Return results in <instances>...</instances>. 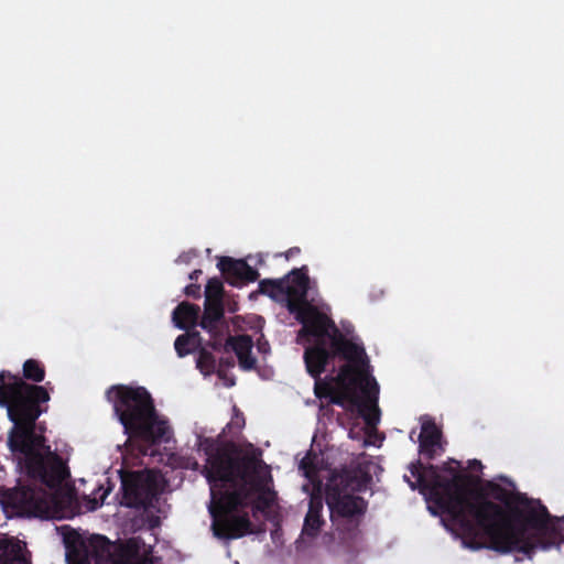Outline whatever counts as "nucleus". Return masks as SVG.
<instances>
[{
	"instance_id": "31",
	"label": "nucleus",
	"mask_w": 564,
	"mask_h": 564,
	"mask_svg": "<svg viewBox=\"0 0 564 564\" xmlns=\"http://www.w3.org/2000/svg\"><path fill=\"white\" fill-rule=\"evenodd\" d=\"M333 377H326V379L314 378L315 384H314V392L317 398H329L332 392H334V386L335 381H332Z\"/></svg>"
},
{
	"instance_id": "9",
	"label": "nucleus",
	"mask_w": 564,
	"mask_h": 564,
	"mask_svg": "<svg viewBox=\"0 0 564 564\" xmlns=\"http://www.w3.org/2000/svg\"><path fill=\"white\" fill-rule=\"evenodd\" d=\"M326 322L317 324L304 337H327L332 349L333 358L339 357L346 360L345 365L354 367V377L359 378L361 381L360 391L367 399L373 403L378 401L379 384L373 377L369 373V359L366 354L365 347L348 339L336 326L335 322L326 315Z\"/></svg>"
},
{
	"instance_id": "11",
	"label": "nucleus",
	"mask_w": 564,
	"mask_h": 564,
	"mask_svg": "<svg viewBox=\"0 0 564 564\" xmlns=\"http://www.w3.org/2000/svg\"><path fill=\"white\" fill-rule=\"evenodd\" d=\"M76 564H153L148 555H141L133 542H127L112 550L110 542L98 536L97 543H91L75 552Z\"/></svg>"
},
{
	"instance_id": "21",
	"label": "nucleus",
	"mask_w": 564,
	"mask_h": 564,
	"mask_svg": "<svg viewBox=\"0 0 564 564\" xmlns=\"http://www.w3.org/2000/svg\"><path fill=\"white\" fill-rule=\"evenodd\" d=\"M253 341L249 335L229 336L226 339V349L230 348L237 356L239 366L243 370L256 367V358L251 355Z\"/></svg>"
},
{
	"instance_id": "17",
	"label": "nucleus",
	"mask_w": 564,
	"mask_h": 564,
	"mask_svg": "<svg viewBox=\"0 0 564 564\" xmlns=\"http://www.w3.org/2000/svg\"><path fill=\"white\" fill-rule=\"evenodd\" d=\"M217 267L226 282L232 286H241L254 282L259 278V272L251 268L243 259L220 257Z\"/></svg>"
},
{
	"instance_id": "12",
	"label": "nucleus",
	"mask_w": 564,
	"mask_h": 564,
	"mask_svg": "<svg viewBox=\"0 0 564 564\" xmlns=\"http://www.w3.org/2000/svg\"><path fill=\"white\" fill-rule=\"evenodd\" d=\"M332 381H335L339 390L334 389L329 397V402L343 408H345L346 403H349L352 408H357L358 413L368 424H373L376 417H372L370 412H379L378 401L371 403L364 393L362 398L357 393V388L360 389L361 381L359 378L354 377V367L351 365H343L337 376L332 378Z\"/></svg>"
},
{
	"instance_id": "19",
	"label": "nucleus",
	"mask_w": 564,
	"mask_h": 564,
	"mask_svg": "<svg viewBox=\"0 0 564 564\" xmlns=\"http://www.w3.org/2000/svg\"><path fill=\"white\" fill-rule=\"evenodd\" d=\"M224 318L223 303L205 302L204 313L199 322V326L210 334L212 340L208 345L218 350L223 346L220 324Z\"/></svg>"
},
{
	"instance_id": "36",
	"label": "nucleus",
	"mask_w": 564,
	"mask_h": 564,
	"mask_svg": "<svg viewBox=\"0 0 564 564\" xmlns=\"http://www.w3.org/2000/svg\"><path fill=\"white\" fill-rule=\"evenodd\" d=\"M468 467L471 470H481L482 469V464H481L480 460L471 459V460L468 462Z\"/></svg>"
},
{
	"instance_id": "37",
	"label": "nucleus",
	"mask_w": 564,
	"mask_h": 564,
	"mask_svg": "<svg viewBox=\"0 0 564 564\" xmlns=\"http://www.w3.org/2000/svg\"><path fill=\"white\" fill-rule=\"evenodd\" d=\"M203 274V271L199 270V269H196L194 270L191 274H189V279L193 280V281H197L199 279V276Z\"/></svg>"
},
{
	"instance_id": "6",
	"label": "nucleus",
	"mask_w": 564,
	"mask_h": 564,
	"mask_svg": "<svg viewBox=\"0 0 564 564\" xmlns=\"http://www.w3.org/2000/svg\"><path fill=\"white\" fill-rule=\"evenodd\" d=\"M460 467V462L456 459H449L444 463L441 469L452 476L445 477L438 473L437 466L433 464L423 465L421 460H416L409 467L415 481H411L408 476H404L410 487L412 489H419L421 494L426 495L427 499L432 501L443 514H446L453 524H455L458 518L455 510L452 508L456 492H454L448 484L451 480L457 481V484H464V499H467L470 487H474L478 481L477 477L459 471L458 469Z\"/></svg>"
},
{
	"instance_id": "16",
	"label": "nucleus",
	"mask_w": 564,
	"mask_h": 564,
	"mask_svg": "<svg viewBox=\"0 0 564 564\" xmlns=\"http://www.w3.org/2000/svg\"><path fill=\"white\" fill-rule=\"evenodd\" d=\"M310 345L304 350V362L306 371L312 378H319L326 370L329 360L333 359L330 347L327 348V337H299Z\"/></svg>"
},
{
	"instance_id": "33",
	"label": "nucleus",
	"mask_w": 564,
	"mask_h": 564,
	"mask_svg": "<svg viewBox=\"0 0 564 564\" xmlns=\"http://www.w3.org/2000/svg\"><path fill=\"white\" fill-rule=\"evenodd\" d=\"M232 366H234V360H232L231 357L221 358L219 360V369L217 370L218 375L220 376V372H221L223 368H228V367H232Z\"/></svg>"
},
{
	"instance_id": "23",
	"label": "nucleus",
	"mask_w": 564,
	"mask_h": 564,
	"mask_svg": "<svg viewBox=\"0 0 564 564\" xmlns=\"http://www.w3.org/2000/svg\"><path fill=\"white\" fill-rule=\"evenodd\" d=\"M0 564H30L19 541L0 538Z\"/></svg>"
},
{
	"instance_id": "7",
	"label": "nucleus",
	"mask_w": 564,
	"mask_h": 564,
	"mask_svg": "<svg viewBox=\"0 0 564 564\" xmlns=\"http://www.w3.org/2000/svg\"><path fill=\"white\" fill-rule=\"evenodd\" d=\"M248 478L235 484L220 485L210 491L212 505L209 512L213 518L212 530L216 538L236 540L254 533L253 523L249 514H236L240 508L249 506L252 498V488L248 486Z\"/></svg>"
},
{
	"instance_id": "14",
	"label": "nucleus",
	"mask_w": 564,
	"mask_h": 564,
	"mask_svg": "<svg viewBox=\"0 0 564 564\" xmlns=\"http://www.w3.org/2000/svg\"><path fill=\"white\" fill-rule=\"evenodd\" d=\"M308 291L289 285L286 281L285 288V307L295 315L296 321L302 325L297 333V337H304L310 330L315 329L317 324L326 322V314L321 312L317 306L307 301Z\"/></svg>"
},
{
	"instance_id": "38",
	"label": "nucleus",
	"mask_w": 564,
	"mask_h": 564,
	"mask_svg": "<svg viewBox=\"0 0 564 564\" xmlns=\"http://www.w3.org/2000/svg\"><path fill=\"white\" fill-rule=\"evenodd\" d=\"M310 466V462L306 458L302 459L301 468H303L306 471V475L308 474Z\"/></svg>"
},
{
	"instance_id": "10",
	"label": "nucleus",
	"mask_w": 564,
	"mask_h": 564,
	"mask_svg": "<svg viewBox=\"0 0 564 564\" xmlns=\"http://www.w3.org/2000/svg\"><path fill=\"white\" fill-rule=\"evenodd\" d=\"M535 522H529L523 536L514 546L516 553L532 560L536 551H547L552 547L558 549L564 543V517L557 518L550 514L547 508L540 502L535 509Z\"/></svg>"
},
{
	"instance_id": "22",
	"label": "nucleus",
	"mask_w": 564,
	"mask_h": 564,
	"mask_svg": "<svg viewBox=\"0 0 564 564\" xmlns=\"http://www.w3.org/2000/svg\"><path fill=\"white\" fill-rule=\"evenodd\" d=\"M257 468L249 473L248 486L252 488V495L258 494L257 500L252 506L253 511H264L270 508L274 501L275 492L263 484L260 477L254 476Z\"/></svg>"
},
{
	"instance_id": "40",
	"label": "nucleus",
	"mask_w": 564,
	"mask_h": 564,
	"mask_svg": "<svg viewBox=\"0 0 564 564\" xmlns=\"http://www.w3.org/2000/svg\"><path fill=\"white\" fill-rule=\"evenodd\" d=\"M2 380H3V376H2V375H0V382H1Z\"/></svg>"
},
{
	"instance_id": "18",
	"label": "nucleus",
	"mask_w": 564,
	"mask_h": 564,
	"mask_svg": "<svg viewBox=\"0 0 564 564\" xmlns=\"http://www.w3.org/2000/svg\"><path fill=\"white\" fill-rule=\"evenodd\" d=\"M324 508L321 482L314 486L310 495L308 510L304 518L302 535L316 538L325 524L322 511Z\"/></svg>"
},
{
	"instance_id": "29",
	"label": "nucleus",
	"mask_w": 564,
	"mask_h": 564,
	"mask_svg": "<svg viewBox=\"0 0 564 564\" xmlns=\"http://www.w3.org/2000/svg\"><path fill=\"white\" fill-rule=\"evenodd\" d=\"M223 293L224 286L223 282L218 278H212L207 281L205 288V302H214L223 303Z\"/></svg>"
},
{
	"instance_id": "20",
	"label": "nucleus",
	"mask_w": 564,
	"mask_h": 564,
	"mask_svg": "<svg viewBox=\"0 0 564 564\" xmlns=\"http://www.w3.org/2000/svg\"><path fill=\"white\" fill-rule=\"evenodd\" d=\"M441 440L442 431L437 427L434 420H424L419 435L420 454L424 455L430 460L434 459L437 455V449H443Z\"/></svg>"
},
{
	"instance_id": "39",
	"label": "nucleus",
	"mask_w": 564,
	"mask_h": 564,
	"mask_svg": "<svg viewBox=\"0 0 564 564\" xmlns=\"http://www.w3.org/2000/svg\"><path fill=\"white\" fill-rule=\"evenodd\" d=\"M202 468H203V465H200L198 462L194 460L193 464H192V469L193 470H196V471H199L202 474Z\"/></svg>"
},
{
	"instance_id": "5",
	"label": "nucleus",
	"mask_w": 564,
	"mask_h": 564,
	"mask_svg": "<svg viewBox=\"0 0 564 564\" xmlns=\"http://www.w3.org/2000/svg\"><path fill=\"white\" fill-rule=\"evenodd\" d=\"M371 475L361 464L334 469L325 486V501L337 531L351 533L361 523L368 502L357 492L365 491Z\"/></svg>"
},
{
	"instance_id": "30",
	"label": "nucleus",
	"mask_w": 564,
	"mask_h": 564,
	"mask_svg": "<svg viewBox=\"0 0 564 564\" xmlns=\"http://www.w3.org/2000/svg\"><path fill=\"white\" fill-rule=\"evenodd\" d=\"M197 368L205 375L213 373L216 370V359L214 355L206 349L199 351L197 361Z\"/></svg>"
},
{
	"instance_id": "15",
	"label": "nucleus",
	"mask_w": 564,
	"mask_h": 564,
	"mask_svg": "<svg viewBox=\"0 0 564 564\" xmlns=\"http://www.w3.org/2000/svg\"><path fill=\"white\" fill-rule=\"evenodd\" d=\"M50 494L36 485H20L8 490L4 501L18 512L42 513L48 508Z\"/></svg>"
},
{
	"instance_id": "13",
	"label": "nucleus",
	"mask_w": 564,
	"mask_h": 564,
	"mask_svg": "<svg viewBox=\"0 0 564 564\" xmlns=\"http://www.w3.org/2000/svg\"><path fill=\"white\" fill-rule=\"evenodd\" d=\"M121 505L134 509H149L158 499V480L152 470L121 473Z\"/></svg>"
},
{
	"instance_id": "24",
	"label": "nucleus",
	"mask_w": 564,
	"mask_h": 564,
	"mask_svg": "<svg viewBox=\"0 0 564 564\" xmlns=\"http://www.w3.org/2000/svg\"><path fill=\"white\" fill-rule=\"evenodd\" d=\"M199 315V306L188 302H182L173 311L172 318L176 327L187 329L195 325Z\"/></svg>"
},
{
	"instance_id": "28",
	"label": "nucleus",
	"mask_w": 564,
	"mask_h": 564,
	"mask_svg": "<svg viewBox=\"0 0 564 564\" xmlns=\"http://www.w3.org/2000/svg\"><path fill=\"white\" fill-rule=\"evenodd\" d=\"M307 267L293 269L285 278L289 281V285L296 286L297 289L310 290V278L307 274Z\"/></svg>"
},
{
	"instance_id": "2",
	"label": "nucleus",
	"mask_w": 564,
	"mask_h": 564,
	"mask_svg": "<svg viewBox=\"0 0 564 564\" xmlns=\"http://www.w3.org/2000/svg\"><path fill=\"white\" fill-rule=\"evenodd\" d=\"M448 485L456 492L452 508L458 518L454 525L470 547L511 553L528 523L538 520L535 509L541 501L523 492L488 480L478 489L470 487L464 499V484L451 480Z\"/></svg>"
},
{
	"instance_id": "1",
	"label": "nucleus",
	"mask_w": 564,
	"mask_h": 564,
	"mask_svg": "<svg viewBox=\"0 0 564 564\" xmlns=\"http://www.w3.org/2000/svg\"><path fill=\"white\" fill-rule=\"evenodd\" d=\"M448 485L456 492L452 508L458 518L454 525L470 547L511 553L528 523L538 520L535 509L541 501L523 492L488 480L478 489L470 487L464 499V484L451 480Z\"/></svg>"
},
{
	"instance_id": "8",
	"label": "nucleus",
	"mask_w": 564,
	"mask_h": 564,
	"mask_svg": "<svg viewBox=\"0 0 564 564\" xmlns=\"http://www.w3.org/2000/svg\"><path fill=\"white\" fill-rule=\"evenodd\" d=\"M198 449L207 456L202 475L210 491L220 485L235 484L247 479L249 473L261 463L256 454L241 455V448L234 442L219 444L213 437H198Z\"/></svg>"
},
{
	"instance_id": "35",
	"label": "nucleus",
	"mask_w": 564,
	"mask_h": 564,
	"mask_svg": "<svg viewBox=\"0 0 564 564\" xmlns=\"http://www.w3.org/2000/svg\"><path fill=\"white\" fill-rule=\"evenodd\" d=\"M258 350L265 354L270 350V345L267 340L258 339Z\"/></svg>"
},
{
	"instance_id": "27",
	"label": "nucleus",
	"mask_w": 564,
	"mask_h": 564,
	"mask_svg": "<svg viewBox=\"0 0 564 564\" xmlns=\"http://www.w3.org/2000/svg\"><path fill=\"white\" fill-rule=\"evenodd\" d=\"M23 377L33 382H42L45 378V368L36 359H28L23 364Z\"/></svg>"
},
{
	"instance_id": "25",
	"label": "nucleus",
	"mask_w": 564,
	"mask_h": 564,
	"mask_svg": "<svg viewBox=\"0 0 564 564\" xmlns=\"http://www.w3.org/2000/svg\"><path fill=\"white\" fill-rule=\"evenodd\" d=\"M286 278L283 279H264L259 282V290L262 294L279 301L285 299Z\"/></svg>"
},
{
	"instance_id": "34",
	"label": "nucleus",
	"mask_w": 564,
	"mask_h": 564,
	"mask_svg": "<svg viewBox=\"0 0 564 564\" xmlns=\"http://www.w3.org/2000/svg\"><path fill=\"white\" fill-rule=\"evenodd\" d=\"M300 253H301V249L299 247H292L289 250H286L283 254L286 260H290L291 258H293Z\"/></svg>"
},
{
	"instance_id": "4",
	"label": "nucleus",
	"mask_w": 564,
	"mask_h": 564,
	"mask_svg": "<svg viewBox=\"0 0 564 564\" xmlns=\"http://www.w3.org/2000/svg\"><path fill=\"white\" fill-rule=\"evenodd\" d=\"M113 412L130 437L149 444L170 441V425L162 419L150 392L144 387L111 386L106 392Z\"/></svg>"
},
{
	"instance_id": "32",
	"label": "nucleus",
	"mask_w": 564,
	"mask_h": 564,
	"mask_svg": "<svg viewBox=\"0 0 564 564\" xmlns=\"http://www.w3.org/2000/svg\"><path fill=\"white\" fill-rule=\"evenodd\" d=\"M184 293L186 296L193 297V299H199L200 297V285L199 284H188L184 289Z\"/></svg>"
},
{
	"instance_id": "3",
	"label": "nucleus",
	"mask_w": 564,
	"mask_h": 564,
	"mask_svg": "<svg viewBox=\"0 0 564 564\" xmlns=\"http://www.w3.org/2000/svg\"><path fill=\"white\" fill-rule=\"evenodd\" d=\"M50 393L43 386L31 384L21 378L0 384V405L7 408L13 423L8 444L12 453L23 456L26 475L50 489H55L69 477L64 459L51 451L44 436L45 427L36 424L47 406Z\"/></svg>"
},
{
	"instance_id": "26",
	"label": "nucleus",
	"mask_w": 564,
	"mask_h": 564,
	"mask_svg": "<svg viewBox=\"0 0 564 564\" xmlns=\"http://www.w3.org/2000/svg\"><path fill=\"white\" fill-rule=\"evenodd\" d=\"M199 334L197 332L182 334L176 337L174 348L180 357H185L192 352V347L198 344Z\"/></svg>"
}]
</instances>
